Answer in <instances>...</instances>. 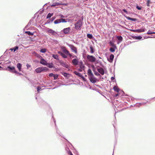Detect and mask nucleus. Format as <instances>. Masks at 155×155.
<instances>
[{"label":"nucleus","instance_id":"nucleus-1","mask_svg":"<svg viewBox=\"0 0 155 155\" xmlns=\"http://www.w3.org/2000/svg\"><path fill=\"white\" fill-rule=\"evenodd\" d=\"M87 59L91 62L94 63L96 61V59L95 57L93 56L87 55Z\"/></svg>","mask_w":155,"mask_h":155},{"label":"nucleus","instance_id":"nucleus-2","mask_svg":"<svg viewBox=\"0 0 155 155\" xmlns=\"http://www.w3.org/2000/svg\"><path fill=\"white\" fill-rule=\"evenodd\" d=\"M48 70V68L46 67H40L35 69V71L37 73H40L43 71H47Z\"/></svg>","mask_w":155,"mask_h":155},{"label":"nucleus","instance_id":"nucleus-3","mask_svg":"<svg viewBox=\"0 0 155 155\" xmlns=\"http://www.w3.org/2000/svg\"><path fill=\"white\" fill-rule=\"evenodd\" d=\"M82 25V23L81 21L79 20L75 24V28L76 29L80 30Z\"/></svg>","mask_w":155,"mask_h":155},{"label":"nucleus","instance_id":"nucleus-4","mask_svg":"<svg viewBox=\"0 0 155 155\" xmlns=\"http://www.w3.org/2000/svg\"><path fill=\"white\" fill-rule=\"evenodd\" d=\"M68 3H58V2H54L53 3L52 5H51V7H54L59 5H63L67 6L68 5Z\"/></svg>","mask_w":155,"mask_h":155},{"label":"nucleus","instance_id":"nucleus-5","mask_svg":"<svg viewBox=\"0 0 155 155\" xmlns=\"http://www.w3.org/2000/svg\"><path fill=\"white\" fill-rule=\"evenodd\" d=\"M47 32L48 33L51 34L52 35L55 36H57L58 35V33L56 31L49 28H48L47 29Z\"/></svg>","mask_w":155,"mask_h":155},{"label":"nucleus","instance_id":"nucleus-6","mask_svg":"<svg viewBox=\"0 0 155 155\" xmlns=\"http://www.w3.org/2000/svg\"><path fill=\"white\" fill-rule=\"evenodd\" d=\"M89 78L91 83L94 84L96 82L97 79L94 77V75L89 77Z\"/></svg>","mask_w":155,"mask_h":155},{"label":"nucleus","instance_id":"nucleus-7","mask_svg":"<svg viewBox=\"0 0 155 155\" xmlns=\"http://www.w3.org/2000/svg\"><path fill=\"white\" fill-rule=\"evenodd\" d=\"M7 68L10 70V71L14 73L17 74L18 72L15 70V68L14 67L8 66Z\"/></svg>","mask_w":155,"mask_h":155},{"label":"nucleus","instance_id":"nucleus-8","mask_svg":"<svg viewBox=\"0 0 155 155\" xmlns=\"http://www.w3.org/2000/svg\"><path fill=\"white\" fill-rule=\"evenodd\" d=\"M145 28H142L140 29L133 30V31L135 32L140 33L144 32L145 31Z\"/></svg>","mask_w":155,"mask_h":155},{"label":"nucleus","instance_id":"nucleus-9","mask_svg":"<svg viewBox=\"0 0 155 155\" xmlns=\"http://www.w3.org/2000/svg\"><path fill=\"white\" fill-rule=\"evenodd\" d=\"M78 60L76 58H74L72 60V63L73 65L76 66L78 64Z\"/></svg>","mask_w":155,"mask_h":155},{"label":"nucleus","instance_id":"nucleus-10","mask_svg":"<svg viewBox=\"0 0 155 155\" xmlns=\"http://www.w3.org/2000/svg\"><path fill=\"white\" fill-rule=\"evenodd\" d=\"M63 51L65 54H68L69 56V57H72V55H71V54L69 53V51L68 50H67L65 48H64V49H63Z\"/></svg>","mask_w":155,"mask_h":155},{"label":"nucleus","instance_id":"nucleus-11","mask_svg":"<svg viewBox=\"0 0 155 155\" xmlns=\"http://www.w3.org/2000/svg\"><path fill=\"white\" fill-rule=\"evenodd\" d=\"M97 70L98 72L102 75H103L104 74V71L102 68H99L97 69Z\"/></svg>","mask_w":155,"mask_h":155},{"label":"nucleus","instance_id":"nucleus-12","mask_svg":"<svg viewBox=\"0 0 155 155\" xmlns=\"http://www.w3.org/2000/svg\"><path fill=\"white\" fill-rule=\"evenodd\" d=\"M70 30V28L69 27L64 29L63 30L65 34H67L69 33Z\"/></svg>","mask_w":155,"mask_h":155},{"label":"nucleus","instance_id":"nucleus-13","mask_svg":"<svg viewBox=\"0 0 155 155\" xmlns=\"http://www.w3.org/2000/svg\"><path fill=\"white\" fill-rule=\"evenodd\" d=\"M40 62L41 64L45 65H46L47 63V61L43 58H42Z\"/></svg>","mask_w":155,"mask_h":155},{"label":"nucleus","instance_id":"nucleus-14","mask_svg":"<svg viewBox=\"0 0 155 155\" xmlns=\"http://www.w3.org/2000/svg\"><path fill=\"white\" fill-rule=\"evenodd\" d=\"M60 64L61 65L66 68H68V65L66 64L64 62L62 61H60Z\"/></svg>","mask_w":155,"mask_h":155},{"label":"nucleus","instance_id":"nucleus-15","mask_svg":"<svg viewBox=\"0 0 155 155\" xmlns=\"http://www.w3.org/2000/svg\"><path fill=\"white\" fill-rule=\"evenodd\" d=\"M71 50H72L76 54L77 53V51L76 47L72 45L71 46Z\"/></svg>","mask_w":155,"mask_h":155},{"label":"nucleus","instance_id":"nucleus-16","mask_svg":"<svg viewBox=\"0 0 155 155\" xmlns=\"http://www.w3.org/2000/svg\"><path fill=\"white\" fill-rule=\"evenodd\" d=\"M87 74L89 76V77L92 76V75H94L92 73L91 71V69H89L87 71Z\"/></svg>","mask_w":155,"mask_h":155},{"label":"nucleus","instance_id":"nucleus-17","mask_svg":"<svg viewBox=\"0 0 155 155\" xmlns=\"http://www.w3.org/2000/svg\"><path fill=\"white\" fill-rule=\"evenodd\" d=\"M46 65L50 68L54 67L53 64L52 63H47V64H46Z\"/></svg>","mask_w":155,"mask_h":155},{"label":"nucleus","instance_id":"nucleus-18","mask_svg":"<svg viewBox=\"0 0 155 155\" xmlns=\"http://www.w3.org/2000/svg\"><path fill=\"white\" fill-rule=\"evenodd\" d=\"M58 53L60 54V55L64 58H67V56L64 53L60 51H58Z\"/></svg>","mask_w":155,"mask_h":155},{"label":"nucleus","instance_id":"nucleus-19","mask_svg":"<svg viewBox=\"0 0 155 155\" xmlns=\"http://www.w3.org/2000/svg\"><path fill=\"white\" fill-rule=\"evenodd\" d=\"M22 65L21 63H18L17 65V68H18L19 71H21Z\"/></svg>","mask_w":155,"mask_h":155},{"label":"nucleus","instance_id":"nucleus-20","mask_svg":"<svg viewBox=\"0 0 155 155\" xmlns=\"http://www.w3.org/2000/svg\"><path fill=\"white\" fill-rule=\"evenodd\" d=\"M113 89L115 91H116L117 93H119L120 90L119 88L117 87L116 86L114 87Z\"/></svg>","mask_w":155,"mask_h":155},{"label":"nucleus","instance_id":"nucleus-21","mask_svg":"<svg viewBox=\"0 0 155 155\" xmlns=\"http://www.w3.org/2000/svg\"><path fill=\"white\" fill-rule=\"evenodd\" d=\"M126 18L128 20H131L134 21H135L137 20V19L136 18H131L129 17H127Z\"/></svg>","mask_w":155,"mask_h":155},{"label":"nucleus","instance_id":"nucleus-22","mask_svg":"<svg viewBox=\"0 0 155 155\" xmlns=\"http://www.w3.org/2000/svg\"><path fill=\"white\" fill-rule=\"evenodd\" d=\"M18 46H15L14 48H11L10 49V50H11V51H14V52H15V51L18 50Z\"/></svg>","mask_w":155,"mask_h":155},{"label":"nucleus","instance_id":"nucleus-23","mask_svg":"<svg viewBox=\"0 0 155 155\" xmlns=\"http://www.w3.org/2000/svg\"><path fill=\"white\" fill-rule=\"evenodd\" d=\"M74 73L75 75L78 76L80 77H82V75L81 74L77 71H74Z\"/></svg>","mask_w":155,"mask_h":155},{"label":"nucleus","instance_id":"nucleus-24","mask_svg":"<svg viewBox=\"0 0 155 155\" xmlns=\"http://www.w3.org/2000/svg\"><path fill=\"white\" fill-rule=\"evenodd\" d=\"M109 44L110 45L112 46V47H114L116 48H117L116 45L111 41H110Z\"/></svg>","mask_w":155,"mask_h":155},{"label":"nucleus","instance_id":"nucleus-25","mask_svg":"<svg viewBox=\"0 0 155 155\" xmlns=\"http://www.w3.org/2000/svg\"><path fill=\"white\" fill-rule=\"evenodd\" d=\"M114 55L113 54H111L110 56V60L109 61L110 62H112L113 60V59L114 58Z\"/></svg>","mask_w":155,"mask_h":155},{"label":"nucleus","instance_id":"nucleus-26","mask_svg":"<svg viewBox=\"0 0 155 155\" xmlns=\"http://www.w3.org/2000/svg\"><path fill=\"white\" fill-rule=\"evenodd\" d=\"M61 22V21L60 20V19H57L55 20L54 22L55 24H57L59 23H60Z\"/></svg>","mask_w":155,"mask_h":155},{"label":"nucleus","instance_id":"nucleus-27","mask_svg":"<svg viewBox=\"0 0 155 155\" xmlns=\"http://www.w3.org/2000/svg\"><path fill=\"white\" fill-rule=\"evenodd\" d=\"M90 48V52L91 53H93L94 52L93 47L92 46H91Z\"/></svg>","mask_w":155,"mask_h":155},{"label":"nucleus","instance_id":"nucleus-28","mask_svg":"<svg viewBox=\"0 0 155 155\" xmlns=\"http://www.w3.org/2000/svg\"><path fill=\"white\" fill-rule=\"evenodd\" d=\"M53 13L51 14L50 13H49L48 14V15L46 17V18L48 19V18H50L53 15Z\"/></svg>","mask_w":155,"mask_h":155},{"label":"nucleus","instance_id":"nucleus-29","mask_svg":"<svg viewBox=\"0 0 155 155\" xmlns=\"http://www.w3.org/2000/svg\"><path fill=\"white\" fill-rule=\"evenodd\" d=\"M87 37L90 39H92L93 38V36L91 34H87Z\"/></svg>","mask_w":155,"mask_h":155},{"label":"nucleus","instance_id":"nucleus-30","mask_svg":"<svg viewBox=\"0 0 155 155\" xmlns=\"http://www.w3.org/2000/svg\"><path fill=\"white\" fill-rule=\"evenodd\" d=\"M61 73L65 77L67 78L68 77V74L67 73L63 72H61Z\"/></svg>","mask_w":155,"mask_h":155},{"label":"nucleus","instance_id":"nucleus-31","mask_svg":"<svg viewBox=\"0 0 155 155\" xmlns=\"http://www.w3.org/2000/svg\"><path fill=\"white\" fill-rule=\"evenodd\" d=\"M115 49H116L114 47H111L110 49V51L111 52H114L115 51Z\"/></svg>","mask_w":155,"mask_h":155},{"label":"nucleus","instance_id":"nucleus-32","mask_svg":"<svg viewBox=\"0 0 155 155\" xmlns=\"http://www.w3.org/2000/svg\"><path fill=\"white\" fill-rule=\"evenodd\" d=\"M147 34L148 35H151L153 34H155V32H152L150 31H149L147 33Z\"/></svg>","mask_w":155,"mask_h":155},{"label":"nucleus","instance_id":"nucleus-33","mask_svg":"<svg viewBox=\"0 0 155 155\" xmlns=\"http://www.w3.org/2000/svg\"><path fill=\"white\" fill-rule=\"evenodd\" d=\"M25 33L28 34L29 35H33V33L31 32L30 31H26Z\"/></svg>","mask_w":155,"mask_h":155},{"label":"nucleus","instance_id":"nucleus-34","mask_svg":"<svg viewBox=\"0 0 155 155\" xmlns=\"http://www.w3.org/2000/svg\"><path fill=\"white\" fill-rule=\"evenodd\" d=\"M142 38V37L140 36L135 37L134 38L135 39L140 40Z\"/></svg>","mask_w":155,"mask_h":155},{"label":"nucleus","instance_id":"nucleus-35","mask_svg":"<svg viewBox=\"0 0 155 155\" xmlns=\"http://www.w3.org/2000/svg\"><path fill=\"white\" fill-rule=\"evenodd\" d=\"M46 51V49L45 48L42 49L40 50V52L42 53H45Z\"/></svg>","mask_w":155,"mask_h":155},{"label":"nucleus","instance_id":"nucleus-36","mask_svg":"<svg viewBox=\"0 0 155 155\" xmlns=\"http://www.w3.org/2000/svg\"><path fill=\"white\" fill-rule=\"evenodd\" d=\"M117 38L119 40L121 41L122 40L123 38L121 36H117Z\"/></svg>","mask_w":155,"mask_h":155},{"label":"nucleus","instance_id":"nucleus-37","mask_svg":"<svg viewBox=\"0 0 155 155\" xmlns=\"http://www.w3.org/2000/svg\"><path fill=\"white\" fill-rule=\"evenodd\" d=\"M58 77V74H54V80H56L57 79Z\"/></svg>","mask_w":155,"mask_h":155},{"label":"nucleus","instance_id":"nucleus-38","mask_svg":"<svg viewBox=\"0 0 155 155\" xmlns=\"http://www.w3.org/2000/svg\"><path fill=\"white\" fill-rule=\"evenodd\" d=\"M52 57L56 59H58V57L57 55H54V54L52 55Z\"/></svg>","mask_w":155,"mask_h":155},{"label":"nucleus","instance_id":"nucleus-39","mask_svg":"<svg viewBox=\"0 0 155 155\" xmlns=\"http://www.w3.org/2000/svg\"><path fill=\"white\" fill-rule=\"evenodd\" d=\"M60 20L61 21V22H66L67 21H65V20L63 18H61Z\"/></svg>","mask_w":155,"mask_h":155},{"label":"nucleus","instance_id":"nucleus-40","mask_svg":"<svg viewBox=\"0 0 155 155\" xmlns=\"http://www.w3.org/2000/svg\"><path fill=\"white\" fill-rule=\"evenodd\" d=\"M150 3V0H147V6H150L149 4Z\"/></svg>","mask_w":155,"mask_h":155},{"label":"nucleus","instance_id":"nucleus-41","mask_svg":"<svg viewBox=\"0 0 155 155\" xmlns=\"http://www.w3.org/2000/svg\"><path fill=\"white\" fill-rule=\"evenodd\" d=\"M26 66L27 69H29L31 67V65L28 64H27Z\"/></svg>","mask_w":155,"mask_h":155},{"label":"nucleus","instance_id":"nucleus-42","mask_svg":"<svg viewBox=\"0 0 155 155\" xmlns=\"http://www.w3.org/2000/svg\"><path fill=\"white\" fill-rule=\"evenodd\" d=\"M41 89V88L40 87L38 86L37 87V91L38 92H39V90H40Z\"/></svg>","mask_w":155,"mask_h":155},{"label":"nucleus","instance_id":"nucleus-43","mask_svg":"<svg viewBox=\"0 0 155 155\" xmlns=\"http://www.w3.org/2000/svg\"><path fill=\"white\" fill-rule=\"evenodd\" d=\"M54 74H53V73H51L49 74V77H54Z\"/></svg>","mask_w":155,"mask_h":155},{"label":"nucleus","instance_id":"nucleus-44","mask_svg":"<svg viewBox=\"0 0 155 155\" xmlns=\"http://www.w3.org/2000/svg\"><path fill=\"white\" fill-rule=\"evenodd\" d=\"M80 67L81 68V69H84V67L83 65H81L80 66Z\"/></svg>","mask_w":155,"mask_h":155},{"label":"nucleus","instance_id":"nucleus-45","mask_svg":"<svg viewBox=\"0 0 155 155\" xmlns=\"http://www.w3.org/2000/svg\"><path fill=\"white\" fill-rule=\"evenodd\" d=\"M94 74L97 76H99L100 75V74L97 72H94Z\"/></svg>","mask_w":155,"mask_h":155},{"label":"nucleus","instance_id":"nucleus-46","mask_svg":"<svg viewBox=\"0 0 155 155\" xmlns=\"http://www.w3.org/2000/svg\"><path fill=\"white\" fill-rule=\"evenodd\" d=\"M68 154H69L70 155H73L72 153H71V152L70 151H69L68 152Z\"/></svg>","mask_w":155,"mask_h":155},{"label":"nucleus","instance_id":"nucleus-47","mask_svg":"<svg viewBox=\"0 0 155 155\" xmlns=\"http://www.w3.org/2000/svg\"><path fill=\"white\" fill-rule=\"evenodd\" d=\"M81 78H82L84 81H86V79L82 75V77H81Z\"/></svg>","mask_w":155,"mask_h":155},{"label":"nucleus","instance_id":"nucleus-48","mask_svg":"<svg viewBox=\"0 0 155 155\" xmlns=\"http://www.w3.org/2000/svg\"><path fill=\"white\" fill-rule=\"evenodd\" d=\"M136 8L138 10H141V8L139 7L138 6H137Z\"/></svg>","mask_w":155,"mask_h":155},{"label":"nucleus","instance_id":"nucleus-49","mask_svg":"<svg viewBox=\"0 0 155 155\" xmlns=\"http://www.w3.org/2000/svg\"><path fill=\"white\" fill-rule=\"evenodd\" d=\"M58 16L61 18H64V16L62 15H59Z\"/></svg>","mask_w":155,"mask_h":155},{"label":"nucleus","instance_id":"nucleus-50","mask_svg":"<svg viewBox=\"0 0 155 155\" xmlns=\"http://www.w3.org/2000/svg\"><path fill=\"white\" fill-rule=\"evenodd\" d=\"M114 77H112L111 78V80H112V81H113L114 80Z\"/></svg>","mask_w":155,"mask_h":155},{"label":"nucleus","instance_id":"nucleus-51","mask_svg":"<svg viewBox=\"0 0 155 155\" xmlns=\"http://www.w3.org/2000/svg\"><path fill=\"white\" fill-rule=\"evenodd\" d=\"M123 11L124 12H126V13H127V12L126 11V9H123Z\"/></svg>","mask_w":155,"mask_h":155},{"label":"nucleus","instance_id":"nucleus-52","mask_svg":"<svg viewBox=\"0 0 155 155\" xmlns=\"http://www.w3.org/2000/svg\"><path fill=\"white\" fill-rule=\"evenodd\" d=\"M52 21H53V20H54V19H55V17H53L52 18Z\"/></svg>","mask_w":155,"mask_h":155},{"label":"nucleus","instance_id":"nucleus-53","mask_svg":"<svg viewBox=\"0 0 155 155\" xmlns=\"http://www.w3.org/2000/svg\"><path fill=\"white\" fill-rule=\"evenodd\" d=\"M119 95V94L118 93V94H116L115 96V97H117V96H118Z\"/></svg>","mask_w":155,"mask_h":155},{"label":"nucleus","instance_id":"nucleus-54","mask_svg":"<svg viewBox=\"0 0 155 155\" xmlns=\"http://www.w3.org/2000/svg\"><path fill=\"white\" fill-rule=\"evenodd\" d=\"M82 69H81H81H79V71H81H81H82Z\"/></svg>","mask_w":155,"mask_h":155},{"label":"nucleus","instance_id":"nucleus-55","mask_svg":"<svg viewBox=\"0 0 155 155\" xmlns=\"http://www.w3.org/2000/svg\"><path fill=\"white\" fill-rule=\"evenodd\" d=\"M72 56L73 58H74V57L77 58V57L76 56H75V55H74V56Z\"/></svg>","mask_w":155,"mask_h":155},{"label":"nucleus","instance_id":"nucleus-56","mask_svg":"<svg viewBox=\"0 0 155 155\" xmlns=\"http://www.w3.org/2000/svg\"><path fill=\"white\" fill-rule=\"evenodd\" d=\"M2 68L0 66V69Z\"/></svg>","mask_w":155,"mask_h":155}]
</instances>
